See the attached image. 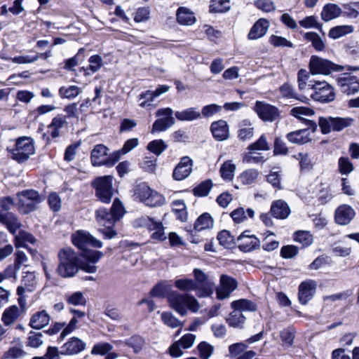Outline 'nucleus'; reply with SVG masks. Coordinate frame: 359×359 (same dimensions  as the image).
<instances>
[{"label":"nucleus","mask_w":359,"mask_h":359,"mask_svg":"<svg viewBox=\"0 0 359 359\" xmlns=\"http://www.w3.org/2000/svg\"><path fill=\"white\" fill-rule=\"evenodd\" d=\"M72 242L74 245L83 250V257L87 261V262L81 261L80 269L89 273H95L97 266L95 264L102 257L103 253L97 250H85V248L90 245L95 248H100L102 247V242L85 231H79L74 234Z\"/></svg>","instance_id":"nucleus-1"},{"label":"nucleus","mask_w":359,"mask_h":359,"mask_svg":"<svg viewBox=\"0 0 359 359\" xmlns=\"http://www.w3.org/2000/svg\"><path fill=\"white\" fill-rule=\"evenodd\" d=\"M126 213L122 202L118 198L114 200L110 210L104 208H100L96 210V219L100 226L104 227L100 229V231L104 236L105 238L111 239L117 235L113 227Z\"/></svg>","instance_id":"nucleus-2"},{"label":"nucleus","mask_w":359,"mask_h":359,"mask_svg":"<svg viewBox=\"0 0 359 359\" xmlns=\"http://www.w3.org/2000/svg\"><path fill=\"white\" fill-rule=\"evenodd\" d=\"M57 274L62 278H72L80 270L81 259L77 252L70 248H64L57 253Z\"/></svg>","instance_id":"nucleus-3"},{"label":"nucleus","mask_w":359,"mask_h":359,"mask_svg":"<svg viewBox=\"0 0 359 359\" xmlns=\"http://www.w3.org/2000/svg\"><path fill=\"white\" fill-rule=\"evenodd\" d=\"M168 301L171 308L181 316L186 315L187 309L192 312H196L199 309L198 301L190 294H180L177 291H172L168 294Z\"/></svg>","instance_id":"nucleus-4"},{"label":"nucleus","mask_w":359,"mask_h":359,"mask_svg":"<svg viewBox=\"0 0 359 359\" xmlns=\"http://www.w3.org/2000/svg\"><path fill=\"white\" fill-rule=\"evenodd\" d=\"M354 122L351 117L339 116H320L318 126L323 135L329 134L331 131L340 132L344 129L350 127Z\"/></svg>","instance_id":"nucleus-5"},{"label":"nucleus","mask_w":359,"mask_h":359,"mask_svg":"<svg viewBox=\"0 0 359 359\" xmlns=\"http://www.w3.org/2000/svg\"><path fill=\"white\" fill-rule=\"evenodd\" d=\"M113 177L111 175L96 177L91 182L95 196L104 203H109L113 196Z\"/></svg>","instance_id":"nucleus-6"},{"label":"nucleus","mask_w":359,"mask_h":359,"mask_svg":"<svg viewBox=\"0 0 359 359\" xmlns=\"http://www.w3.org/2000/svg\"><path fill=\"white\" fill-rule=\"evenodd\" d=\"M136 196L140 201L149 207H158L165 203V197L155 190L151 189L145 183L136 186Z\"/></svg>","instance_id":"nucleus-7"},{"label":"nucleus","mask_w":359,"mask_h":359,"mask_svg":"<svg viewBox=\"0 0 359 359\" xmlns=\"http://www.w3.org/2000/svg\"><path fill=\"white\" fill-rule=\"evenodd\" d=\"M34 144L31 137H20L15 142V147L11 149V158L21 163L27 161L34 154Z\"/></svg>","instance_id":"nucleus-8"},{"label":"nucleus","mask_w":359,"mask_h":359,"mask_svg":"<svg viewBox=\"0 0 359 359\" xmlns=\"http://www.w3.org/2000/svg\"><path fill=\"white\" fill-rule=\"evenodd\" d=\"M309 86L313 93L311 97L321 103H329L334 100L336 94L334 88L326 81H309Z\"/></svg>","instance_id":"nucleus-9"},{"label":"nucleus","mask_w":359,"mask_h":359,"mask_svg":"<svg viewBox=\"0 0 359 359\" xmlns=\"http://www.w3.org/2000/svg\"><path fill=\"white\" fill-rule=\"evenodd\" d=\"M344 69V66L334 64L316 55L311 56L309 62V69L312 74L329 75L332 72H341Z\"/></svg>","instance_id":"nucleus-10"},{"label":"nucleus","mask_w":359,"mask_h":359,"mask_svg":"<svg viewBox=\"0 0 359 359\" xmlns=\"http://www.w3.org/2000/svg\"><path fill=\"white\" fill-rule=\"evenodd\" d=\"M20 208L26 214L34 211L37 205L41 202V198L38 191L34 189L24 190L17 194Z\"/></svg>","instance_id":"nucleus-11"},{"label":"nucleus","mask_w":359,"mask_h":359,"mask_svg":"<svg viewBox=\"0 0 359 359\" xmlns=\"http://www.w3.org/2000/svg\"><path fill=\"white\" fill-rule=\"evenodd\" d=\"M194 276L195 283H196V295L198 297H207L213 294L215 283L209 279L208 276L201 269H194Z\"/></svg>","instance_id":"nucleus-12"},{"label":"nucleus","mask_w":359,"mask_h":359,"mask_svg":"<svg viewBox=\"0 0 359 359\" xmlns=\"http://www.w3.org/2000/svg\"><path fill=\"white\" fill-rule=\"evenodd\" d=\"M258 117L264 122H273L280 117V110L264 101H256L253 107Z\"/></svg>","instance_id":"nucleus-13"},{"label":"nucleus","mask_w":359,"mask_h":359,"mask_svg":"<svg viewBox=\"0 0 359 359\" xmlns=\"http://www.w3.org/2000/svg\"><path fill=\"white\" fill-rule=\"evenodd\" d=\"M173 111L171 108L159 109L156 112V116L161 117L156 119L152 126V132L165 131L175 124V118L172 116Z\"/></svg>","instance_id":"nucleus-14"},{"label":"nucleus","mask_w":359,"mask_h":359,"mask_svg":"<svg viewBox=\"0 0 359 359\" xmlns=\"http://www.w3.org/2000/svg\"><path fill=\"white\" fill-rule=\"evenodd\" d=\"M136 226L146 227L149 231H154L151 234L153 239L164 241L166 238L161 222L155 221L149 217H141L136 219Z\"/></svg>","instance_id":"nucleus-15"},{"label":"nucleus","mask_w":359,"mask_h":359,"mask_svg":"<svg viewBox=\"0 0 359 359\" xmlns=\"http://www.w3.org/2000/svg\"><path fill=\"white\" fill-rule=\"evenodd\" d=\"M337 84L341 93L351 95L359 91V80L355 76L344 73L337 79Z\"/></svg>","instance_id":"nucleus-16"},{"label":"nucleus","mask_w":359,"mask_h":359,"mask_svg":"<svg viewBox=\"0 0 359 359\" xmlns=\"http://www.w3.org/2000/svg\"><path fill=\"white\" fill-rule=\"evenodd\" d=\"M238 286L236 280L227 275L220 276V287L217 289V297L219 299H224L229 297L233 291Z\"/></svg>","instance_id":"nucleus-17"},{"label":"nucleus","mask_w":359,"mask_h":359,"mask_svg":"<svg viewBox=\"0 0 359 359\" xmlns=\"http://www.w3.org/2000/svg\"><path fill=\"white\" fill-rule=\"evenodd\" d=\"M86 348V344L81 339L76 337L69 338L61 346V355H77L84 351Z\"/></svg>","instance_id":"nucleus-18"},{"label":"nucleus","mask_w":359,"mask_h":359,"mask_svg":"<svg viewBox=\"0 0 359 359\" xmlns=\"http://www.w3.org/2000/svg\"><path fill=\"white\" fill-rule=\"evenodd\" d=\"M0 224L6 226L12 235H15L22 226V224L15 214L4 210H0Z\"/></svg>","instance_id":"nucleus-19"},{"label":"nucleus","mask_w":359,"mask_h":359,"mask_svg":"<svg viewBox=\"0 0 359 359\" xmlns=\"http://www.w3.org/2000/svg\"><path fill=\"white\" fill-rule=\"evenodd\" d=\"M192 166L193 161L189 156L182 157L173 170V178L177 181L186 179L190 175Z\"/></svg>","instance_id":"nucleus-20"},{"label":"nucleus","mask_w":359,"mask_h":359,"mask_svg":"<svg viewBox=\"0 0 359 359\" xmlns=\"http://www.w3.org/2000/svg\"><path fill=\"white\" fill-rule=\"evenodd\" d=\"M316 284L314 280H306L301 283L299 286L298 298L299 302L306 305L314 296Z\"/></svg>","instance_id":"nucleus-21"},{"label":"nucleus","mask_w":359,"mask_h":359,"mask_svg":"<svg viewBox=\"0 0 359 359\" xmlns=\"http://www.w3.org/2000/svg\"><path fill=\"white\" fill-rule=\"evenodd\" d=\"M355 212L354 209L348 205H341L335 210V222L340 225H347L354 218Z\"/></svg>","instance_id":"nucleus-22"},{"label":"nucleus","mask_w":359,"mask_h":359,"mask_svg":"<svg viewBox=\"0 0 359 359\" xmlns=\"http://www.w3.org/2000/svg\"><path fill=\"white\" fill-rule=\"evenodd\" d=\"M210 131L215 140L224 141L229 137V127L227 122L220 119L210 125Z\"/></svg>","instance_id":"nucleus-23"},{"label":"nucleus","mask_w":359,"mask_h":359,"mask_svg":"<svg viewBox=\"0 0 359 359\" xmlns=\"http://www.w3.org/2000/svg\"><path fill=\"white\" fill-rule=\"evenodd\" d=\"M271 215L276 219H286L290 214L288 204L283 200L273 201L270 208Z\"/></svg>","instance_id":"nucleus-24"},{"label":"nucleus","mask_w":359,"mask_h":359,"mask_svg":"<svg viewBox=\"0 0 359 359\" xmlns=\"http://www.w3.org/2000/svg\"><path fill=\"white\" fill-rule=\"evenodd\" d=\"M269 27V22L264 18L259 19L252 27L248 37L250 40H255L264 36Z\"/></svg>","instance_id":"nucleus-25"},{"label":"nucleus","mask_w":359,"mask_h":359,"mask_svg":"<svg viewBox=\"0 0 359 359\" xmlns=\"http://www.w3.org/2000/svg\"><path fill=\"white\" fill-rule=\"evenodd\" d=\"M108 149L103 144H97L91 151L90 160L93 166L103 165L106 163Z\"/></svg>","instance_id":"nucleus-26"},{"label":"nucleus","mask_w":359,"mask_h":359,"mask_svg":"<svg viewBox=\"0 0 359 359\" xmlns=\"http://www.w3.org/2000/svg\"><path fill=\"white\" fill-rule=\"evenodd\" d=\"M50 317L45 311H37L34 313L29 320V326L35 330H40L48 325Z\"/></svg>","instance_id":"nucleus-27"},{"label":"nucleus","mask_w":359,"mask_h":359,"mask_svg":"<svg viewBox=\"0 0 359 359\" xmlns=\"http://www.w3.org/2000/svg\"><path fill=\"white\" fill-rule=\"evenodd\" d=\"M342 15V9L335 4H325L320 13L321 18L325 22L330 21Z\"/></svg>","instance_id":"nucleus-28"},{"label":"nucleus","mask_w":359,"mask_h":359,"mask_svg":"<svg viewBox=\"0 0 359 359\" xmlns=\"http://www.w3.org/2000/svg\"><path fill=\"white\" fill-rule=\"evenodd\" d=\"M67 124L66 116L62 114H57L48 126L50 130V135L53 138H57L60 135V130Z\"/></svg>","instance_id":"nucleus-29"},{"label":"nucleus","mask_w":359,"mask_h":359,"mask_svg":"<svg viewBox=\"0 0 359 359\" xmlns=\"http://www.w3.org/2000/svg\"><path fill=\"white\" fill-rule=\"evenodd\" d=\"M22 313V309L16 305H12L4 310L1 316V320L5 325H11L18 319Z\"/></svg>","instance_id":"nucleus-30"},{"label":"nucleus","mask_w":359,"mask_h":359,"mask_svg":"<svg viewBox=\"0 0 359 359\" xmlns=\"http://www.w3.org/2000/svg\"><path fill=\"white\" fill-rule=\"evenodd\" d=\"M310 135L307 129L297 130L289 133L287 139L294 144H304L311 140Z\"/></svg>","instance_id":"nucleus-31"},{"label":"nucleus","mask_w":359,"mask_h":359,"mask_svg":"<svg viewBox=\"0 0 359 359\" xmlns=\"http://www.w3.org/2000/svg\"><path fill=\"white\" fill-rule=\"evenodd\" d=\"M238 137L241 141L250 140L254 135V128L249 119H243L238 123Z\"/></svg>","instance_id":"nucleus-32"},{"label":"nucleus","mask_w":359,"mask_h":359,"mask_svg":"<svg viewBox=\"0 0 359 359\" xmlns=\"http://www.w3.org/2000/svg\"><path fill=\"white\" fill-rule=\"evenodd\" d=\"M176 16L178 23L182 25H191L196 22L194 13L185 7H180L177 11Z\"/></svg>","instance_id":"nucleus-33"},{"label":"nucleus","mask_w":359,"mask_h":359,"mask_svg":"<svg viewBox=\"0 0 359 359\" xmlns=\"http://www.w3.org/2000/svg\"><path fill=\"white\" fill-rule=\"evenodd\" d=\"M175 117L181 121H192L201 118V114L196 107H190L180 111H176Z\"/></svg>","instance_id":"nucleus-34"},{"label":"nucleus","mask_w":359,"mask_h":359,"mask_svg":"<svg viewBox=\"0 0 359 359\" xmlns=\"http://www.w3.org/2000/svg\"><path fill=\"white\" fill-rule=\"evenodd\" d=\"M279 90L280 92L281 95L285 98L295 99L303 102H306V100H308V99L305 96L299 95L296 93L294 87L288 83H285L282 86H280L279 88Z\"/></svg>","instance_id":"nucleus-35"},{"label":"nucleus","mask_w":359,"mask_h":359,"mask_svg":"<svg viewBox=\"0 0 359 359\" xmlns=\"http://www.w3.org/2000/svg\"><path fill=\"white\" fill-rule=\"evenodd\" d=\"M245 319L241 311L233 309L226 320L230 327L241 329L243 327Z\"/></svg>","instance_id":"nucleus-36"},{"label":"nucleus","mask_w":359,"mask_h":359,"mask_svg":"<svg viewBox=\"0 0 359 359\" xmlns=\"http://www.w3.org/2000/svg\"><path fill=\"white\" fill-rule=\"evenodd\" d=\"M214 224V220L211 215L205 212L200 215L194 223V229L201 231L205 229L212 228Z\"/></svg>","instance_id":"nucleus-37"},{"label":"nucleus","mask_w":359,"mask_h":359,"mask_svg":"<svg viewBox=\"0 0 359 359\" xmlns=\"http://www.w3.org/2000/svg\"><path fill=\"white\" fill-rule=\"evenodd\" d=\"M238 248L244 252H251L259 248L260 241L257 237H250L248 240L237 241Z\"/></svg>","instance_id":"nucleus-38"},{"label":"nucleus","mask_w":359,"mask_h":359,"mask_svg":"<svg viewBox=\"0 0 359 359\" xmlns=\"http://www.w3.org/2000/svg\"><path fill=\"white\" fill-rule=\"evenodd\" d=\"M210 13H225L230 10L231 6L229 0H211L210 2Z\"/></svg>","instance_id":"nucleus-39"},{"label":"nucleus","mask_w":359,"mask_h":359,"mask_svg":"<svg viewBox=\"0 0 359 359\" xmlns=\"http://www.w3.org/2000/svg\"><path fill=\"white\" fill-rule=\"evenodd\" d=\"M58 93L61 98L72 100L80 95L82 93V89L77 86H62Z\"/></svg>","instance_id":"nucleus-40"},{"label":"nucleus","mask_w":359,"mask_h":359,"mask_svg":"<svg viewBox=\"0 0 359 359\" xmlns=\"http://www.w3.org/2000/svg\"><path fill=\"white\" fill-rule=\"evenodd\" d=\"M231 307L233 309L242 311H255L257 309L256 304L250 300L246 299H241L231 302Z\"/></svg>","instance_id":"nucleus-41"},{"label":"nucleus","mask_w":359,"mask_h":359,"mask_svg":"<svg viewBox=\"0 0 359 359\" xmlns=\"http://www.w3.org/2000/svg\"><path fill=\"white\" fill-rule=\"evenodd\" d=\"M212 186L213 184L211 180H205L194 188V195L198 197L206 196L210 193Z\"/></svg>","instance_id":"nucleus-42"},{"label":"nucleus","mask_w":359,"mask_h":359,"mask_svg":"<svg viewBox=\"0 0 359 359\" xmlns=\"http://www.w3.org/2000/svg\"><path fill=\"white\" fill-rule=\"evenodd\" d=\"M43 332L30 331L28 334L26 344L32 348H39L43 344Z\"/></svg>","instance_id":"nucleus-43"},{"label":"nucleus","mask_w":359,"mask_h":359,"mask_svg":"<svg viewBox=\"0 0 359 359\" xmlns=\"http://www.w3.org/2000/svg\"><path fill=\"white\" fill-rule=\"evenodd\" d=\"M353 32V27L351 25H340L336 26L330 29L329 32V36L332 39H337L347 34Z\"/></svg>","instance_id":"nucleus-44"},{"label":"nucleus","mask_w":359,"mask_h":359,"mask_svg":"<svg viewBox=\"0 0 359 359\" xmlns=\"http://www.w3.org/2000/svg\"><path fill=\"white\" fill-rule=\"evenodd\" d=\"M236 165L231 161H225L220 168L219 172L223 180L231 181L234 176Z\"/></svg>","instance_id":"nucleus-45"},{"label":"nucleus","mask_w":359,"mask_h":359,"mask_svg":"<svg viewBox=\"0 0 359 359\" xmlns=\"http://www.w3.org/2000/svg\"><path fill=\"white\" fill-rule=\"evenodd\" d=\"M15 241L16 247H26L25 243H34L35 238L29 233L25 231H20L18 233H15Z\"/></svg>","instance_id":"nucleus-46"},{"label":"nucleus","mask_w":359,"mask_h":359,"mask_svg":"<svg viewBox=\"0 0 359 359\" xmlns=\"http://www.w3.org/2000/svg\"><path fill=\"white\" fill-rule=\"evenodd\" d=\"M196 283L192 279L180 278L175 281V286L180 290L190 292L196 290Z\"/></svg>","instance_id":"nucleus-47"},{"label":"nucleus","mask_w":359,"mask_h":359,"mask_svg":"<svg viewBox=\"0 0 359 359\" xmlns=\"http://www.w3.org/2000/svg\"><path fill=\"white\" fill-rule=\"evenodd\" d=\"M259 175V172L256 169H248L243 171L238 177L239 180L243 184H252L255 182Z\"/></svg>","instance_id":"nucleus-48"},{"label":"nucleus","mask_w":359,"mask_h":359,"mask_svg":"<svg viewBox=\"0 0 359 359\" xmlns=\"http://www.w3.org/2000/svg\"><path fill=\"white\" fill-rule=\"evenodd\" d=\"M217 240L221 245L226 248H231L236 244L235 239L227 230H222L217 235Z\"/></svg>","instance_id":"nucleus-49"},{"label":"nucleus","mask_w":359,"mask_h":359,"mask_svg":"<svg viewBox=\"0 0 359 359\" xmlns=\"http://www.w3.org/2000/svg\"><path fill=\"white\" fill-rule=\"evenodd\" d=\"M294 240L302 245L303 247H308L313 243V236L306 231H298L294 234Z\"/></svg>","instance_id":"nucleus-50"},{"label":"nucleus","mask_w":359,"mask_h":359,"mask_svg":"<svg viewBox=\"0 0 359 359\" xmlns=\"http://www.w3.org/2000/svg\"><path fill=\"white\" fill-rule=\"evenodd\" d=\"M294 157L299 161L301 171L310 170L313 168V163L308 154L299 153Z\"/></svg>","instance_id":"nucleus-51"},{"label":"nucleus","mask_w":359,"mask_h":359,"mask_svg":"<svg viewBox=\"0 0 359 359\" xmlns=\"http://www.w3.org/2000/svg\"><path fill=\"white\" fill-rule=\"evenodd\" d=\"M304 38L312 43V46L316 50L321 51L325 48V43L317 33L307 32L304 34Z\"/></svg>","instance_id":"nucleus-52"},{"label":"nucleus","mask_w":359,"mask_h":359,"mask_svg":"<svg viewBox=\"0 0 359 359\" xmlns=\"http://www.w3.org/2000/svg\"><path fill=\"white\" fill-rule=\"evenodd\" d=\"M250 151H255L257 150L268 151L270 147L268 144L265 135H262L254 143L250 144L248 147Z\"/></svg>","instance_id":"nucleus-53"},{"label":"nucleus","mask_w":359,"mask_h":359,"mask_svg":"<svg viewBox=\"0 0 359 359\" xmlns=\"http://www.w3.org/2000/svg\"><path fill=\"white\" fill-rule=\"evenodd\" d=\"M65 299L68 304L74 306L85 305L86 303V299L81 292L66 294Z\"/></svg>","instance_id":"nucleus-54"},{"label":"nucleus","mask_w":359,"mask_h":359,"mask_svg":"<svg viewBox=\"0 0 359 359\" xmlns=\"http://www.w3.org/2000/svg\"><path fill=\"white\" fill-rule=\"evenodd\" d=\"M147 149L156 156H159L167 149V144L163 140H155L148 144Z\"/></svg>","instance_id":"nucleus-55"},{"label":"nucleus","mask_w":359,"mask_h":359,"mask_svg":"<svg viewBox=\"0 0 359 359\" xmlns=\"http://www.w3.org/2000/svg\"><path fill=\"white\" fill-rule=\"evenodd\" d=\"M299 25L304 28H316L318 29L323 34H325L322 29V25L318 23L316 17L311 15L306 17L299 21Z\"/></svg>","instance_id":"nucleus-56"},{"label":"nucleus","mask_w":359,"mask_h":359,"mask_svg":"<svg viewBox=\"0 0 359 359\" xmlns=\"http://www.w3.org/2000/svg\"><path fill=\"white\" fill-rule=\"evenodd\" d=\"M314 113V110L311 108L306 107H295L290 110V114L301 121L302 118H304L302 117L303 115L312 116Z\"/></svg>","instance_id":"nucleus-57"},{"label":"nucleus","mask_w":359,"mask_h":359,"mask_svg":"<svg viewBox=\"0 0 359 359\" xmlns=\"http://www.w3.org/2000/svg\"><path fill=\"white\" fill-rule=\"evenodd\" d=\"M174 206H180V208H172L177 219L185 222L187 219L186 205L182 200H176L173 202Z\"/></svg>","instance_id":"nucleus-58"},{"label":"nucleus","mask_w":359,"mask_h":359,"mask_svg":"<svg viewBox=\"0 0 359 359\" xmlns=\"http://www.w3.org/2000/svg\"><path fill=\"white\" fill-rule=\"evenodd\" d=\"M21 283L27 287V292H32L36 285L34 273L29 271L24 272Z\"/></svg>","instance_id":"nucleus-59"},{"label":"nucleus","mask_w":359,"mask_h":359,"mask_svg":"<svg viewBox=\"0 0 359 359\" xmlns=\"http://www.w3.org/2000/svg\"><path fill=\"white\" fill-rule=\"evenodd\" d=\"M280 337L285 345L292 346L295 337V330L292 327L284 329L280 332Z\"/></svg>","instance_id":"nucleus-60"},{"label":"nucleus","mask_w":359,"mask_h":359,"mask_svg":"<svg viewBox=\"0 0 359 359\" xmlns=\"http://www.w3.org/2000/svg\"><path fill=\"white\" fill-rule=\"evenodd\" d=\"M222 107L217 104H210L203 107L201 111V117L208 118L213 116L215 114L219 112Z\"/></svg>","instance_id":"nucleus-61"},{"label":"nucleus","mask_w":359,"mask_h":359,"mask_svg":"<svg viewBox=\"0 0 359 359\" xmlns=\"http://www.w3.org/2000/svg\"><path fill=\"white\" fill-rule=\"evenodd\" d=\"M156 157L154 156H146L144 160L140 163V167L148 172H154L156 168Z\"/></svg>","instance_id":"nucleus-62"},{"label":"nucleus","mask_w":359,"mask_h":359,"mask_svg":"<svg viewBox=\"0 0 359 359\" xmlns=\"http://www.w3.org/2000/svg\"><path fill=\"white\" fill-rule=\"evenodd\" d=\"M201 359H209L213 353V346L206 341H202L197 346Z\"/></svg>","instance_id":"nucleus-63"},{"label":"nucleus","mask_w":359,"mask_h":359,"mask_svg":"<svg viewBox=\"0 0 359 359\" xmlns=\"http://www.w3.org/2000/svg\"><path fill=\"white\" fill-rule=\"evenodd\" d=\"M338 166L339 170L342 175H348L353 170V165L348 157H340Z\"/></svg>","instance_id":"nucleus-64"}]
</instances>
